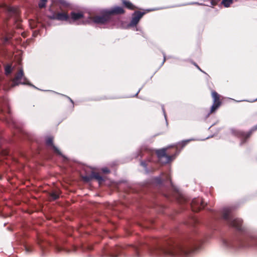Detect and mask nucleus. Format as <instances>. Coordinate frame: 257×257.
I'll use <instances>...</instances> for the list:
<instances>
[{
  "label": "nucleus",
  "instance_id": "1",
  "mask_svg": "<svg viewBox=\"0 0 257 257\" xmlns=\"http://www.w3.org/2000/svg\"><path fill=\"white\" fill-rule=\"evenodd\" d=\"M192 250L182 246H170L167 249H163L162 252L166 255L171 256H180L189 257L191 255Z\"/></svg>",
  "mask_w": 257,
  "mask_h": 257
},
{
  "label": "nucleus",
  "instance_id": "2",
  "mask_svg": "<svg viewBox=\"0 0 257 257\" xmlns=\"http://www.w3.org/2000/svg\"><path fill=\"white\" fill-rule=\"evenodd\" d=\"M166 150L164 148L156 151L159 160L163 164H167L171 162L179 153V152H177L173 155L168 156L166 155Z\"/></svg>",
  "mask_w": 257,
  "mask_h": 257
},
{
  "label": "nucleus",
  "instance_id": "3",
  "mask_svg": "<svg viewBox=\"0 0 257 257\" xmlns=\"http://www.w3.org/2000/svg\"><path fill=\"white\" fill-rule=\"evenodd\" d=\"M102 16H96L93 18L89 17L88 20L85 21L86 23H94L97 24H104L109 21L110 17L106 11L104 12Z\"/></svg>",
  "mask_w": 257,
  "mask_h": 257
},
{
  "label": "nucleus",
  "instance_id": "4",
  "mask_svg": "<svg viewBox=\"0 0 257 257\" xmlns=\"http://www.w3.org/2000/svg\"><path fill=\"white\" fill-rule=\"evenodd\" d=\"M28 80L25 77L23 70L20 69L13 80L15 85L25 84L28 83Z\"/></svg>",
  "mask_w": 257,
  "mask_h": 257
},
{
  "label": "nucleus",
  "instance_id": "5",
  "mask_svg": "<svg viewBox=\"0 0 257 257\" xmlns=\"http://www.w3.org/2000/svg\"><path fill=\"white\" fill-rule=\"evenodd\" d=\"M205 206V203L201 198L194 199L192 201L191 206L194 211L203 209Z\"/></svg>",
  "mask_w": 257,
  "mask_h": 257
},
{
  "label": "nucleus",
  "instance_id": "6",
  "mask_svg": "<svg viewBox=\"0 0 257 257\" xmlns=\"http://www.w3.org/2000/svg\"><path fill=\"white\" fill-rule=\"evenodd\" d=\"M69 17V23L77 22L79 20H82L83 22H84V13L83 12H72Z\"/></svg>",
  "mask_w": 257,
  "mask_h": 257
},
{
  "label": "nucleus",
  "instance_id": "7",
  "mask_svg": "<svg viewBox=\"0 0 257 257\" xmlns=\"http://www.w3.org/2000/svg\"><path fill=\"white\" fill-rule=\"evenodd\" d=\"M53 19L59 21H64L69 22L70 17L67 13H57L53 16Z\"/></svg>",
  "mask_w": 257,
  "mask_h": 257
},
{
  "label": "nucleus",
  "instance_id": "8",
  "mask_svg": "<svg viewBox=\"0 0 257 257\" xmlns=\"http://www.w3.org/2000/svg\"><path fill=\"white\" fill-rule=\"evenodd\" d=\"M221 102L220 100V97H214L213 104L210 108L209 112L208 113L207 116H208L211 113L215 112L221 105Z\"/></svg>",
  "mask_w": 257,
  "mask_h": 257
},
{
  "label": "nucleus",
  "instance_id": "9",
  "mask_svg": "<svg viewBox=\"0 0 257 257\" xmlns=\"http://www.w3.org/2000/svg\"><path fill=\"white\" fill-rule=\"evenodd\" d=\"M92 178L97 180L98 181L99 183H100L104 180L103 177L102 176H100L99 174L97 173H93L92 174L91 176H90V177H89V176L83 177V179L84 181H85L86 182H89L90 180V179Z\"/></svg>",
  "mask_w": 257,
  "mask_h": 257
},
{
  "label": "nucleus",
  "instance_id": "10",
  "mask_svg": "<svg viewBox=\"0 0 257 257\" xmlns=\"http://www.w3.org/2000/svg\"><path fill=\"white\" fill-rule=\"evenodd\" d=\"M144 13L141 12H136L134 15L131 21L132 25H136L139 22L140 20L143 16Z\"/></svg>",
  "mask_w": 257,
  "mask_h": 257
},
{
  "label": "nucleus",
  "instance_id": "11",
  "mask_svg": "<svg viewBox=\"0 0 257 257\" xmlns=\"http://www.w3.org/2000/svg\"><path fill=\"white\" fill-rule=\"evenodd\" d=\"M107 14L110 17V15L112 14H119L124 13V10L121 7H116L111 9L109 11H106Z\"/></svg>",
  "mask_w": 257,
  "mask_h": 257
},
{
  "label": "nucleus",
  "instance_id": "12",
  "mask_svg": "<svg viewBox=\"0 0 257 257\" xmlns=\"http://www.w3.org/2000/svg\"><path fill=\"white\" fill-rule=\"evenodd\" d=\"M47 146L52 147L54 150L59 154H61L58 148L56 147L53 144V138L52 137H48L46 141Z\"/></svg>",
  "mask_w": 257,
  "mask_h": 257
},
{
  "label": "nucleus",
  "instance_id": "13",
  "mask_svg": "<svg viewBox=\"0 0 257 257\" xmlns=\"http://www.w3.org/2000/svg\"><path fill=\"white\" fill-rule=\"evenodd\" d=\"M123 4L128 9L134 10L135 9V7L129 1H123Z\"/></svg>",
  "mask_w": 257,
  "mask_h": 257
},
{
  "label": "nucleus",
  "instance_id": "14",
  "mask_svg": "<svg viewBox=\"0 0 257 257\" xmlns=\"http://www.w3.org/2000/svg\"><path fill=\"white\" fill-rule=\"evenodd\" d=\"M233 3L232 0H222L221 4L224 6V7L228 8Z\"/></svg>",
  "mask_w": 257,
  "mask_h": 257
},
{
  "label": "nucleus",
  "instance_id": "15",
  "mask_svg": "<svg viewBox=\"0 0 257 257\" xmlns=\"http://www.w3.org/2000/svg\"><path fill=\"white\" fill-rule=\"evenodd\" d=\"M5 73L6 75H8L11 73L12 71V68L11 67V66L10 65H7L5 67Z\"/></svg>",
  "mask_w": 257,
  "mask_h": 257
},
{
  "label": "nucleus",
  "instance_id": "16",
  "mask_svg": "<svg viewBox=\"0 0 257 257\" xmlns=\"http://www.w3.org/2000/svg\"><path fill=\"white\" fill-rule=\"evenodd\" d=\"M47 0H40L39 3V6L40 8H42L45 7L46 4Z\"/></svg>",
  "mask_w": 257,
  "mask_h": 257
},
{
  "label": "nucleus",
  "instance_id": "17",
  "mask_svg": "<svg viewBox=\"0 0 257 257\" xmlns=\"http://www.w3.org/2000/svg\"><path fill=\"white\" fill-rule=\"evenodd\" d=\"M51 196L53 200H55L59 197L58 194H57L56 192H52L51 194Z\"/></svg>",
  "mask_w": 257,
  "mask_h": 257
},
{
  "label": "nucleus",
  "instance_id": "18",
  "mask_svg": "<svg viewBox=\"0 0 257 257\" xmlns=\"http://www.w3.org/2000/svg\"><path fill=\"white\" fill-rule=\"evenodd\" d=\"M220 0H210L211 5L213 6H216Z\"/></svg>",
  "mask_w": 257,
  "mask_h": 257
},
{
  "label": "nucleus",
  "instance_id": "19",
  "mask_svg": "<svg viewBox=\"0 0 257 257\" xmlns=\"http://www.w3.org/2000/svg\"><path fill=\"white\" fill-rule=\"evenodd\" d=\"M102 171L104 173H109L110 172V170L106 167L103 168L102 169Z\"/></svg>",
  "mask_w": 257,
  "mask_h": 257
},
{
  "label": "nucleus",
  "instance_id": "20",
  "mask_svg": "<svg viewBox=\"0 0 257 257\" xmlns=\"http://www.w3.org/2000/svg\"><path fill=\"white\" fill-rule=\"evenodd\" d=\"M188 142L189 141L188 140L184 141L179 143V144L181 145L182 147H183L187 144Z\"/></svg>",
  "mask_w": 257,
  "mask_h": 257
},
{
  "label": "nucleus",
  "instance_id": "21",
  "mask_svg": "<svg viewBox=\"0 0 257 257\" xmlns=\"http://www.w3.org/2000/svg\"><path fill=\"white\" fill-rule=\"evenodd\" d=\"M212 96H218L217 93L215 91H212Z\"/></svg>",
  "mask_w": 257,
  "mask_h": 257
},
{
  "label": "nucleus",
  "instance_id": "22",
  "mask_svg": "<svg viewBox=\"0 0 257 257\" xmlns=\"http://www.w3.org/2000/svg\"><path fill=\"white\" fill-rule=\"evenodd\" d=\"M141 165H142V166H143V167H144V168H146V167H147V164H146V163L145 162H141Z\"/></svg>",
  "mask_w": 257,
  "mask_h": 257
},
{
  "label": "nucleus",
  "instance_id": "23",
  "mask_svg": "<svg viewBox=\"0 0 257 257\" xmlns=\"http://www.w3.org/2000/svg\"><path fill=\"white\" fill-rule=\"evenodd\" d=\"M257 101V98L253 100H251L252 102H254V101Z\"/></svg>",
  "mask_w": 257,
  "mask_h": 257
},
{
  "label": "nucleus",
  "instance_id": "24",
  "mask_svg": "<svg viewBox=\"0 0 257 257\" xmlns=\"http://www.w3.org/2000/svg\"><path fill=\"white\" fill-rule=\"evenodd\" d=\"M245 101V100H238V101Z\"/></svg>",
  "mask_w": 257,
  "mask_h": 257
},
{
  "label": "nucleus",
  "instance_id": "25",
  "mask_svg": "<svg viewBox=\"0 0 257 257\" xmlns=\"http://www.w3.org/2000/svg\"><path fill=\"white\" fill-rule=\"evenodd\" d=\"M69 100H70L71 101H72L71 100V99H70V97H69Z\"/></svg>",
  "mask_w": 257,
  "mask_h": 257
},
{
  "label": "nucleus",
  "instance_id": "26",
  "mask_svg": "<svg viewBox=\"0 0 257 257\" xmlns=\"http://www.w3.org/2000/svg\"><path fill=\"white\" fill-rule=\"evenodd\" d=\"M233 225H234V226H235V223H233Z\"/></svg>",
  "mask_w": 257,
  "mask_h": 257
},
{
  "label": "nucleus",
  "instance_id": "27",
  "mask_svg": "<svg viewBox=\"0 0 257 257\" xmlns=\"http://www.w3.org/2000/svg\"><path fill=\"white\" fill-rule=\"evenodd\" d=\"M247 101H248V102H249V101L252 102L251 101H249V100H247Z\"/></svg>",
  "mask_w": 257,
  "mask_h": 257
}]
</instances>
